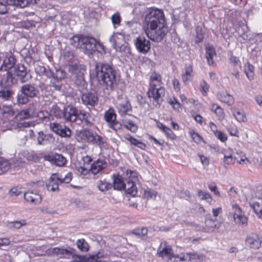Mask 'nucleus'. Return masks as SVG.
<instances>
[{
  "label": "nucleus",
  "instance_id": "obj_1",
  "mask_svg": "<svg viewBox=\"0 0 262 262\" xmlns=\"http://www.w3.org/2000/svg\"><path fill=\"white\" fill-rule=\"evenodd\" d=\"M95 70L99 84L102 89L108 91L107 93L117 88L119 79L116 71L109 64L98 62L95 65Z\"/></svg>",
  "mask_w": 262,
  "mask_h": 262
},
{
  "label": "nucleus",
  "instance_id": "obj_2",
  "mask_svg": "<svg viewBox=\"0 0 262 262\" xmlns=\"http://www.w3.org/2000/svg\"><path fill=\"white\" fill-rule=\"evenodd\" d=\"M46 253L49 256L56 257L58 259H74L76 262H79V257L81 256L72 247L64 246L51 247L46 251Z\"/></svg>",
  "mask_w": 262,
  "mask_h": 262
},
{
  "label": "nucleus",
  "instance_id": "obj_3",
  "mask_svg": "<svg viewBox=\"0 0 262 262\" xmlns=\"http://www.w3.org/2000/svg\"><path fill=\"white\" fill-rule=\"evenodd\" d=\"M147 29L166 26L165 18L162 10L151 9L145 17Z\"/></svg>",
  "mask_w": 262,
  "mask_h": 262
},
{
  "label": "nucleus",
  "instance_id": "obj_4",
  "mask_svg": "<svg viewBox=\"0 0 262 262\" xmlns=\"http://www.w3.org/2000/svg\"><path fill=\"white\" fill-rule=\"evenodd\" d=\"M73 178L72 173L71 172L61 173H54L52 174L48 183L47 184V188L48 190L55 191L59 190V185L62 183H69Z\"/></svg>",
  "mask_w": 262,
  "mask_h": 262
},
{
  "label": "nucleus",
  "instance_id": "obj_5",
  "mask_svg": "<svg viewBox=\"0 0 262 262\" xmlns=\"http://www.w3.org/2000/svg\"><path fill=\"white\" fill-rule=\"evenodd\" d=\"M69 71L72 74L73 79L77 86H84L85 81L84 75L85 73V67L82 64L71 65L69 68Z\"/></svg>",
  "mask_w": 262,
  "mask_h": 262
},
{
  "label": "nucleus",
  "instance_id": "obj_6",
  "mask_svg": "<svg viewBox=\"0 0 262 262\" xmlns=\"http://www.w3.org/2000/svg\"><path fill=\"white\" fill-rule=\"evenodd\" d=\"M103 49V46L99 42H97L94 37L89 36L82 35L81 39V48L84 49L86 54H92L98 48Z\"/></svg>",
  "mask_w": 262,
  "mask_h": 262
},
{
  "label": "nucleus",
  "instance_id": "obj_7",
  "mask_svg": "<svg viewBox=\"0 0 262 262\" xmlns=\"http://www.w3.org/2000/svg\"><path fill=\"white\" fill-rule=\"evenodd\" d=\"M145 33L148 38L155 42H160L167 33L166 26L149 28L145 30Z\"/></svg>",
  "mask_w": 262,
  "mask_h": 262
},
{
  "label": "nucleus",
  "instance_id": "obj_8",
  "mask_svg": "<svg viewBox=\"0 0 262 262\" xmlns=\"http://www.w3.org/2000/svg\"><path fill=\"white\" fill-rule=\"evenodd\" d=\"M165 94V89L159 85V88L148 89L147 95L150 98H152V104L155 107H159L163 101L162 97Z\"/></svg>",
  "mask_w": 262,
  "mask_h": 262
},
{
  "label": "nucleus",
  "instance_id": "obj_9",
  "mask_svg": "<svg viewBox=\"0 0 262 262\" xmlns=\"http://www.w3.org/2000/svg\"><path fill=\"white\" fill-rule=\"evenodd\" d=\"M81 98L82 103L88 107H94L98 103V94L94 91L83 93Z\"/></svg>",
  "mask_w": 262,
  "mask_h": 262
},
{
  "label": "nucleus",
  "instance_id": "obj_10",
  "mask_svg": "<svg viewBox=\"0 0 262 262\" xmlns=\"http://www.w3.org/2000/svg\"><path fill=\"white\" fill-rule=\"evenodd\" d=\"M94 118L92 116L90 113L84 110L78 111L76 124H83L85 126L90 127L92 126L94 122Z\"/></svg>",
  "mask_w": 262,
  "mask_h": 262
},
{
  "label": "nucleus",
  "instance_id": "obj_11",
  "mask_svg": "<svg viewBox=\"0 0 262 262\" xmlns=\"http://www.w3.org/2000/svg\"><path fill=\"white\" fill-rule=\"evenodd\" d=\"M17 59L12 52L6 53L3 60V63L0 67V70L9 71L15 67Z\"/></svg>",
  "mask_w": 262,
  "mask_h": 262
},
{
  "label": "nucleus",
  "instance_id": "obj_12",
  "mask_svg": "<svg viewBox=\"0 0 262 262\" xmlns=\"http://www.w3.org/2000/svg\"><path fill=\"white\" fill-rule=\"evenodd\" d=\"M261 238L256 233H251L246 237L245 245L251 249H258L261 246Z\"/></svg>",
  "mask_w": 262,
  "mask_h": 262
},
{
  "label": "nucleus",
  "instance_id": "obj_13",
  "mask_svg": "<svg viewBox=\"0 0 262 262\" xmlns=\"http://www.w3.org/2000/svg\"><path fill=\"white\" fill-rule=\"evenodd\" d=\"M135 45L138 51L142 53H146L150 49L149 40L143 36H139L134 41Z\"/></svg>",
  "mask_w": 262,
  "mask_h": 262
},
{
  "label": "nucleus",
  "instance_id": "obj_14",
  "mask_svg": "<svg viewBox=\"0 0 262 262\" xmlns=\"http://www.w3.org/2000/svg\"><path fill=\"white\" fill-rule=\"evenodd\" d=\"M43 159L57 166H63L67 162L66 158L58 154L46 155L44 156Z\"/></svg>",
  "mask_w": 262,
  "mask_h": 262
},
{
  "label": "nucleus",
  "instance_id": "obj_15",
  "mask_svg": "<svg viewBox=\"0 0 262 262\" xmlns=\"http://www.w3.org/2000/svg\"><path fill=\"white\" fill-rule=\"evenodd\" d=\"M205 227L201 225H197V231L203 232L214 231L215 229H219L221 226V223L216 220L206 219L205 222Z\"/></svg>",
  "mask_w": 262,
  "mask_h": 262
},
{
  "label": "nucleus",
  "instance_id": "obj_16",
  "mask_svg": "<svg viewBox=\"0 0 262 262\" xmlns=\"http://www.w3.org/2000/svg\"><path fill=\"white\" fill-rule=\"evenodd\" d=\"M78 111L76 107H68L65 108L62 118L66 122L76 123Z\"/></svg>",
  "mask_w": 262,
  "mask_h": 262
},
{
  "label": "nucleus",
  "instance_id": "obj_17",
  "mask_svg": "<svg viewBox=\"0 0 262 262\" xmlns=\"http://www.w3.org/2000/svg\"><path fill=\"white\" fill-rule=\"evenodd\" d=\"M173 253L171 246L168 245L165 242H162L157 250V255L165 260L172 255Z\"/></svg>",
  "mask_w": 262,
  "mask_h": 262
},
{
  "label": "nucleus",
  "instance_id": "obj_18",
  "mask_svg": "<svg viewBox=\"0 0 262 262\" xmlns=\"http://www.w3.org/2000/svg\"><path fill=\"white\" fill-rule=\"evenodd\" d=\"M20 92L23 94L28 96L30 98L35 97L39 92L35 85L30 83L22 85L20 88Z\"/></svg>",
  "mask_w": 262,
  "mask_h": 262
},
{
  "label": "nucleus",
  "instance_id": "obj_19",
  "mask_svg": "<svg viewBox=\"0 0 262 262\" xmlns=\"http://www.w3.org/2000/svg\"><path fill=\"white\" fill-rule=\"evenodd\" d=\"M103 252L99 251L96 254L89 255H81L79 257V262H105L100 259L105 257Z\"/></svg>",
  "mask_w": 262,
  "mask_h": 262
},
{
  "label": "nucleus",
  "instance_id": "obj_20",
  "mask_svg": "<svg viewBox=\"0 0 262 262\" xmlns=\"http://www.w3.org/2000/svg\"><path fill=\"white\" fill-rule=\"evenodd\" d=\"M232 208L234 210L233 217L236 223L239 224H247V217L242 214V210L237 204H233Z\"/></svg>",
  "mask_w": 262,
  "mask_h": 262
},
{
  "label": "nucleus",
  "instance_id": "obj_21",
  "mask_svg": "<svg viewBox=\"0 0 262 262\" xmlns=\"http://www.w3.org/2000/svg\"><path fill=\"white\" fill-rule=\"evenodd\" d=\"M5 73L1 75L2 76L0 81V86L2 88H8L14 83V78L11 72L4 71Z\"/></svg>",
  "mask_w": 262,
  "mask_h": 262
},
{
  "label": "nucleus",
  "instance_id": "obj_22",
  "mask_svg": "<svg viewBox=\"0 0 262 262\" xmlns=\"http://www.w3.org/2000/svg\"><path fill=\"white\" fill-rule=\"evenodd\" d=\"M117 108L121 116L127 114V112L132 111V106L127 97L122 99V102H118Z\"/></svg>",
  "mask_w": 262,
  "mask_h": 262
},
{
  "label": "nucleus",
  "instance_id": "obj_23",
  "mask_svg": "<svg viewBox=\"0 0 262 262\" xmlns=\"http://www.w3.org/2000/svg\"><path fill=\"white\" fill-rule=\"evenodd\" d=\"M107 166V164L104 160L99 159L92 164L90 170L93 174L95 175L105 169Z\"/></svg>",
  "mask_w": 262,
  "mask_h": 262
},
{
  "label": "nucleus",
  "instance_id": "obj_24",
  "mask_svg": "<svg viewBox=\"0 0 262 262\" xmlns=\"http://www.w3.org/2000/svg\"><path fill=\"white\" fill-rule=\"evenodd\" d=\"M24 199L28 203L38 204L41 201V196L37 193H35L32 191H28L24 193Z\"/></svg>",
  "mask_w": 262,
  "mask_h": 262
},
{
  "label": "nucleus",
  "instance_id": "obj_25",
  "mask_svg": "<svg viewBox=\"0 0 262 262\" xmlns=\"http://www.w3.org/2000/svg\"><path fill=\"white\" fill-rule=\"evenodd\" d=\"M47 76L49 78H54L56 80H62L66 77V72L63 69L59 68L55 70H50L47 73Z\"/></svg>",
  "mask_w": 262,
  "mask_h": 262
},
{
  "label": "nucleus",
  "instance_id": "obj_26",
  "mask_svg": "<svg viewBox=\"0 0 262 262\" xmlns=\"http://www.w3.org/2000/svg\"><path fill=\"white\" fill-rule=\"evenodd\" d=\"M255 213L259 216H262V197L259 195L256 199H253L249 203Z\"/></svg>",
  "mask_w": 262,
  "mask_h": 262
},
{
  "label": "nucleus",
  "instance_id": "obj_27",
  "mask_svg": "<svg viewBox=\"0 0 262 262\" xmlns=\"http://www.w3.org/2000/svg\"><path fill=\"white\" fill-rule=\"evenodd\" d=\"M94 134L95 133L90 129H83L79 132L78 137L82 142L91 143L93 142Z\"/></svg>",
  "mask_w": 262,
  "mask_h": 262
},
{
  "label": "nucleus",
  "instance_id": "obj_28",
  "mask_svg": "<svg viewBox=\"0 0 262 262\" xmlns=\"http://www.w3.org/2000/svg\"><path fill=\"white\" fill-rule=\"evenodd\" d=\"M123 38V36L120 33H114L110 38L112 47L117 49L122 44Z\"/></svg>",
  "mask_w": 262,
  "mask_h": 262
},
{
  "label": "nucleus",
  "instance_id": "obj_29",
  "mask_svg": "<svg viewBox=\"0 0 262 262\" xmlns=\"http://www.w3.org/2000/svg\"><path fill=\"white\" fill-rule=\"evenodd\" d=\"M206 58L207 60L208 64L210 66H214L215 63L213 59V57L216 55V52L213 46H208L206 47Z\"/></svg>",
  "mask_w": 262,
  "mask_h": 262
},
{
  "label": "nucleus",
  "instance_id": "obj_30",
  "mask_svg": "<svg viewBox=\"0 0 262 262\" xmlns=\"http://www.w3.org/2000/svg\"><path fill=\"white\" fill-rule=\"evenodd\" d=\"M193 68L191 65L186 66L184 69V72L182 74V79L185 84H187L191 80L193 76Z\"/></svg>",
  "mask_w": 262,
  "mask_h": 262
},
{
  "label": "nucleus",
  "instance_id": "obj_31",
  "mask_svg": "<svg viewBox=\"0 0 262 262\" xmlns=\"http://www.w3.org/2000/svg\"><path fill=\"white\" fill-rule=\"evenodd\" d=\"M218 99L222 102L227 103L228 105H231L234 103V98L226 92L219 93L217 94Z\"/></svg>",
  "mask_w": 262,
  "mask_h": 262
},
{
  "label": "nucleus",
  "instance_id": "obj_32",
  "mask_svg": "<svg viewBox=\"0 0 262 262\" xmlns=\"http://www.w3.org/2000/svg\"><path fill=\"white\" fill-rule=\"evenodd\" d=\"M13 91L8 88H2L0 90V100L3 101H9L13 94Z\"/></svg>",
  "mask_w": 262,
  "mask_h": 262
},
{
  "label": "nucleus",
  "instance_id": "obj_33",
  "mask_svg": "<svg viewBox=\"0 0 262 262\" xmlns=\"http://www.w3.org/2000/svg\"><path fill=\"white\" fill-rule=\"evenodd\" d=\"M37 143L38 144L41 145L43 144V141L48 140L50 141H53L54 138L52 134H49L45 135L42 131H40L38 133L37 136Z\"/></svg>",
  "mask_w": 262,
  "mask_h": 262
},
{
  "label": "nucleus",
  "instance_id": "obj_34",
  "mask_svg": "<svg viewBox=\"0 0 262 262\" xmlns=\"http://www.w3.org/2000/svg\"><path fill=\"white\" fill-rule=\"evenodd\" d=\"M113 187L115 189L121 190L125 187V184L120 176H113Z\"/></svg>",
  "mask_w": 262,
  "mask_h": 262
},
{
  "label": "nucleus",
  "instance_id": "obj_35",
  "mask_svg": "<svg viewBox=\"0 0 262 262\" xmlns=\"http://www.w3.org/2000/svg\"><path fill=\"white\" fill-rule=\"evenodd\" d=\"M64 110L65 108L62 110L58 105L54 104L50 110L51 116H54L57 118H61L63 117Z\"/></svg>",
  "mask_w": 262,
  "mask_h": 262
},
{
  "label": "nucleus",
  "instance_id": "obj_36",
  "mask_svg": "<svg viewBox=\"0 0 262 262\" xmlns=\"http://www.w3.org/2000/svg\"><path fill=\"white\" fill-rule=\"evenodd\" d=\"M127 193L135 196L137 193V189L135 185V182L127 181L125 184V187L124 189Z\"/></svg>",
  "mask_w": 262,
  "mask_h": 262
},
{
  "label": "nucleus",
  "instance_id": "obj_37",
  "mask_svg": "<svg viewBox=\"0 0 262 262\" xmlns=\"http://www.w3.org/2000/svg\"><path fill=\"white\" fill-rule=\"evenodd\" d=\"M211 110L214 112L219 120H222L225 117L223 109L217 104H212L211 106Z\"/></svg>",
  "mask_w": 262,
  "mask_h": 262
},
{
  "label": "nucleus",
  "instance_id": "obj_38",
  "mask_svg": "<svg viewBox=\"0 0 262 262\" xmlns=\"http://www.w3.org/2000/svg\"><path fill=\"white\" fill-rule=\"evenodd\" d=\"M19 158L23 159L25 161H33L35 160V155L32 151L23 150L19 153Z\"/></svg>",
  "mask_w": 262,
  "mask_h": 262
},
{
  "label": "nucleus",
  "instance_id": "obj_39",
  "mask_svg": "<svg viewBox=\"0 0 262 262\" xmlns=\"http://www.w3.org/2000/svg\"><path fill=\"white\" fill-rule=\"evenodd\" d=\"M125 138L129 141L132 144L138 147L140 149H144L146 147V145L144 143L139 141L129 135H126L125 136Z\"/></svg>",
  "mask_w": 262,
  "mask_h": 262
},
{
  "label": "nucleus",
  "instance_id": "obj_40",
  "mask_svg": "<svg viewBox=\"0 0 262 262\" xmlns=\"http://www.w3.org/2000/svg\"><path fill=\"white\" fill-rule=\"evenodd\" d=\"M37 117L42 122L47 124L51 122V116L50 113L47 111H40L37 114Z\"/></svg>",
  "mask_w": 262,
  "mask_h": 262
},
{
  "label": "nucleus",
  "instance_id": "obj_41",
  "mask_svg": "<svg viewBox=\"0 0 262 262\" xmlns=\"http://www.w3.org/2000/svg\"><path fill=\"white\" fill-rule=\"evenodd\" d=\"M122 123L124 127L130 130L133 133L136 132L138 129L137 126L130 120L123 119Z\"/></svg>",
  "mask_w": 262,
  "mask_h": 262
},
{
  "label": "nucleus",
  "instance_id": "obj_42",
  "mask_svg": "<svg viewBox=\"0 0 262 262\" xmlns=\"http://www.w3.org/2000/svg\"><path fill=\"white\" fill-rule=\"evenodd\" d=\"M104 119L108 124V126L111 123H113L116 120V115L114 113V110L110 109L104 114Z\"/></svg>",
  "mask_w": 262,
  "mask_h": 262
},
{
  "label": "nucleus",
  "instance_id": "obj_43",
  "mask_svg": "<svg viewBox=\"0 0 262 262\" xmlns=\"http://www.w3.org/2000/svg\"><path fill=\"white\" fill-rule=\"evenodd\" d=\"M254 67L249 63H247L244 67V71L249 80H252L254 78Z\"/></svg>",
  "mask_w": 262,
  "mask_h": 262
},
{
  "label": "nucleus",
  "instance_id": "obj_44",
  "mask_svg": "<svg viewBox=\"0 0 262 262\" xmlns=\"http://www.w3.org/2000/svg\"><path fill=\"white\" fill-rule=\"evenodd\" d=\"M76 245L78 249L82 252H86L89 250V245L83 238L78 239L76 242Z\"/></svg>",
  "mask_w": 262,
  "mask_h": 262
},
{
  "label": "nucleus",
  "instance_id": "obj_45",
  "mask_svg": "<svg viewBox=\"0 0 262 262\" xmlns=\"http://www.w3.org/2000/svg\"><path fill=\"white\" fill-rule=\"evenodd\" d=\"M10 168V164L8 160L0 158V174L6 172Z\"/></svg>",
  "mask_w": 262,
  "mask_h": 262
},
{
  "label": "nucleus",
  "instance_id": "obj_46",
  "mask_svg": "<svg viewBox=\"0 0 262 262\" xmlns=\"http://www.w3.org/2000/svg\"><path fill=\"white\" fill-rule=\"evenodd\" d=\"M97 186L99 190L102 192L107 191L112 187L111 184L107 183L105 180H99L97 183Z\"/></svg>",
  "mask_w": 262,
  "mask_h": 262
},
{
  "label": "nucleus",
  "instance_id": "obj_47",
  "mask_svg": "<svg viewBox=\"0 0 262 262\" xmlns=\"http://www.w3.org/2000/svg\"><path fill=\"white\" fill-rule=\"evenodd\" d=\"M191 257L189 253L181 254L180 255H176L173 253V258H174L175 262H184L190 260Z\"/></svg>",
  "mask_w": 262,
  "mask_h": 262
},
{
  "label": "nucleus",
  "instance_id": "obj_48",
  "mask_svg": "<svg viewBox=\"0 0 262 262\" xmlns=\"http://www.w3.org/2000/svg\"><path fill=\"white\" fill-rule=\"evenodd\" d=\"M71 134L72 133L71 129L64 125L61 127L59 131V133L57 134V135L60 137L64 138H70L71 136Z\"/></svg>",
  "mask_w": 262,
  "mask_h": 262
},
{
  "label": "nucleus",
  "instance_id": "obj_49",
  "mask_svg": "<svg viewBox=\"0 0 262 262\" xmlns=\"http://www.w3.org/2000/svg\"><path fill=\"white\" fill-rule=\"evenodd\" d=\"M232 114L238 122H245L247 120L246 115L243 112H240L234 109L232 111Z\"/></svg>",
  "mask_w": 262,
  "mask_h": 262
},
{
  "label": "nucleus",
  "instance_id": "obj_50",
  "mask_svg": "<svg viewBox=\"0 0 262 262\" xmlns=\"http://www.w3.org/2000/svg\"><path fill=\"white\" fill-rule=\"evenodd\" d=\"M91 143L96 144L101 147L105 143V141L102 137L95 133L93 142Z\"/></svg>",
  "mask_w": 262,
  "mask_h": 262
},
{
  "label": "nucleus",
  "instance_id": "obj_51",
  "mask_svg": "<svg viewBox=\"0 0 262 262\" xmlns=\"http://www.w3.org/2000/svg\"><path fill=\"white\" fill-rule=\"evenodd\" d=\"M196 37L195 41L196 43L201 42L204 39V32L200 26H197L195 29Z\"/></svg>",
  "mask_w": 262,
  "mask_h": 262
},
{
  "label": "nucleus",
  "instance_id": "obj_52",
  "mask_svg": "<svg viewBox=\"0 0 262 262\" xmlns=\"http://www.w3.org/2000/svg\"><path fill=\"white\" fill-rule=\"evenodd\" d=\"M82 38V35L81 36H74L70 39V43L74 47L76 48H81V39Z\"/></svg>",
  "mask_w": 262,
  "mask_h": 262
},
{
  "label": "nucleus",
  "instance_id": "obj_53",
  "mask_svg": "<svg viewBox=\"0 0 262 262\" xmlns=\"http://www.w3.org/2000/svg\"><path fill=\"white\" fill-rule=\"evenodd\" d=\"M9 5L12 4L13 5L19 7L20 8H25L28 4V0H11V3Z\"/></svg>",
  "mask_w": 262,
  "mask_h": 262
},
{
  "label": "nucleus",
  "instance_id": "obj_54",
  "mask_svg": "<svg viewBox=\"0 0 262 262\" xmlns=\"http://www.w3.org/2000/svg\"><path fill=\"white\" fill-rule=\"evenodd\" d=\"M30 98L26 95L21 94H18L17 96V101L18 104H25L28 102Z\"/></svg>",
  "mask_w": 262,
  "mask_h": 262
},
{
  "label": "nucleus",
  "instance_id": "obj_55",
  "mask_svg": "<svg viewBox=\"0 0 262 262\" xmlns=\"http://www.w3.org/2000/svg\"><path fill=\"white\" fill-rule=\"evenodd\" d=\"M148 230L146 228H142L141 229H136L134 230L132 233L133 234L137 235L139 237L144 236L147 234Z\"/></svg>",
  "mask_w": 262,
  "mask_h": 262
},
{
  "label": "nucleus",
  "instance_id": "obj_56",
  "mask_svg": "<svg viewBox=\"0 0 262 262\" xmlns=\"http://www.w3.org/2000/svg\"><path fill=\"white\" fill-rule=\"evenodd\" d=\"M17 117L19 119H27L30 117V112L28 110H24L17 113Z\"/></svg>",
  "mask_w": 262,
  "mask_h": 262
},
{
  "label": "nucleus",
  "instance_id": "obj_57",
  "mask_svg": "<svg viewBox=\"0 0 262 262\" xmlns=\"http://www.w3.org/2000/svg\"><path fill=\"white\" fill-rule=\"evenodd\" d=\"M126 175L128 177V180L127 181H130L131 182H135L138 180V176L137 173L133 170H127Z\"/></svg>",
  "mask_w": 262,
  "mask_h": 262
},
{
  "label": "nucleus",
  "instance_id": "obj_58",
  "mask_svg": "<svg viewBox=\"0 0 262 262\" xmlns=\"http://www.w3.org/2000/svg\"><path fill=\"white\" fill-rule=\"evenodd\" d=\"M61 83L60 80H56L52 78L50 82V86L53 88L54 90L60 91L61 88Z\"/></svg>",
  "mask_w": 262,
  "mask_h": 262
},
{
  "label": "nucleus",
  "instance_id": "obj_59",
  "mask_svg": "<svg viewBox=\"0 0 262 262\" xmlns=\"http://www.w3.org/2000/svg\"><path fill=\"white\" fill-rule=\"evenodd\" d=\"M63 125L60 124L58 123L54 122V123H50L49 126L50 129L55 133L56 134L59 133V131L61 127L63 126Z\"/></svg>",
  "mask_w": 262,
  "mask_h": 262
},
{
  "label": "nucleus",
  "instance_id": "obj_60",
  "mask_svg": "<svg viewBox=\"0 0 262 262\" xmlns=\"http://www.w3.org/2000/svg\"><path fill=\"white\" fill-rule=\"evenodd\" d=\"M122 126H123V123H120L116 120H115L113 123H111L110 125H108L110 128H112L116 132L121 129Z\"/></svg>",
  "mask_w": 262,
  "mask_h": 262
},
{
  "label": "nucleus",
  "instance_id": "obj_61",
  "mask_svg": "<svg viewBox=\"0 0 262 262\" xmlns=\"http://www.w3.org/2000/svg\"><path fill=\"white\" fill-rule=\"evenodd\" d=\"M168 102L176 110H179L181 107L180 102L175 98H170Z\"/></svg>",
  "mask_w": 262,
  "mask_h": 262
},
{
  "label": "nucleus",
  "instance_id": "obj_62",
  "mask_svg": "<svg viewBox=\"0 0 262 262\" xmlns=\"http://www.w3.org/2000/svg\"><path fill=\"white\" fill-rule=\"evenodd\" d=\"M26 222L24 220H20L19 221H14L10 223L11 227H12L15 229H19L21 227L25 225Z\"/></svg>",
  "mask_w": 262,
  "mask_h": 262
},
{
  "label": "nucleus",
  "instance_id": "obj_63",
  "mask_svg": "<svg viewBox=\"0 0 262 262\" xmlns=\"http://www.w3.org/2000/svg\"><path fill=\"white\" fill-rule=\"evenodd\" d=\"M112 21L114 26L119 25L121 22V17L119 13L116 12L111 17Z\"/></svg>",
  "mask_w": 262,
  "mask_h": 262
},
{
  "label": "nucleus",
  "instance_id": "obj_64",
  "mask_svg": "<svg viewBox=\"0 0 262 262\" xmlns=\"http://www.w3.org/2000/svg\"><path fill=\"white\" fill-rule=\"evenodd\" d=\"M13 164L16 167H23L26 165V161L23 159L19 158V154H18L17 158L14 161Z\"/></svg>",
  "mask_w": 262,
  "mask_h": 262
}]
</instances>
